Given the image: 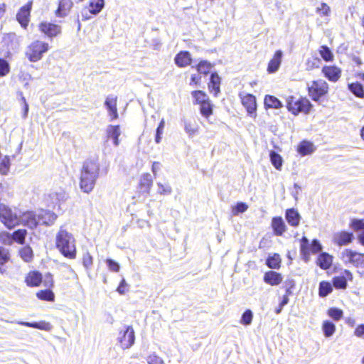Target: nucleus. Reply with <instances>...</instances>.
<instances>
[{"label":"nucleus","instance_id":"1","mask_svg":"<svg viewBox=\"0 0 364 364\" xmlns=\"http://www.w3.org/2000/svg\"><path fill=\"white\" fill-rule=\"evenodd\" d=\"M100 175V163L97 159L85 161L80 173V187L86 193H90Z\"/></svg>","mask_w":364,"mask_h":364},{"label":"nucleus","instance_id":"2","mask_svg":"<svg viewBox=\"0 0 364 364\" xmlns=\"http://www.w3.org/2000/svg\"><path fill=\"white\" fill-rule=\"evenodd\" d=\"M55 247L65 257L70 259L76 258L75 240L73 235L65 230L61 229L58 232L55 237Z\"/></svg>","mask_w":364,"mask_h":364},{"label":"nucleus","instance_id":"3","mask_svg":"<svg viewBox=\"0 0 364 364\" xmlns=\"http://www.w3.org/2000/svg\"><path fill=\"white\" fill-rule=\"evenodd\" d=\"M57 215L50 211L38 210L37 211H28L24 213V226L36 228L37 225H53Z\"/></svg>","mask_w":364,"mask_h":364},{"label":"nucleus","instance_id":"4","mask_svg":"<svg viewBox=\"0 0 364 364\" xmlns=\"http://www.w3.org/2000/svg\"><path fill=\"white\" fill-rule=\"evenodd\" d=\"M50 48L48 43L41 40H35L27 46L25 55L30 62L36 63L43 58Z\"/></svg>","mask_w":364,"mask_h":364},{"label":"nucleus","instance_id":"5","mask_svg":"<svg viewBox=\"0 0 364 364\" xmlns=\"http://www.w3.org/2000/svg\"><path fill=\"white\" fill-rule=\"evenodd\" d=\"M287 104L288 110L294 115H297L300 112L308 114L312 108V105L306 98H296L289 96L287 100Z\"/></svg>","mask_w":364,"mask_h":364},{"label":"nucleus","instance_id":"6","mask_svg":"<svg viewBox=\"0 0 364 364\" xmlns=\"http://www.w3.org/2000/svg\"><path fill=\"white\" fill-rule=\"evenodd\" d=\"M321 250L322 246L317 240H313L311 244H309V240L306 237H303L300 240V252L305 262H309L311 254H317Z\"/></svg>","mask_w":364,"mask_h":364},{"label":"nucleus","instance_id":"7","mask_svg":"<svg viewBox=\"0 0 364 364\" xmlns=\"http://www.w3.org/2000/svg\"><path fill=\"white\" fill-rule=\"evenodd\" d=\"M341 259L346 264L357 268H364V253L358 252L351 249H345L341 252Z\"/></svg>","mask_w":364,"mask_h":364},{"label":"nucleus","instance_id":"8","mask_svg":"<svg viewBox=\"0 0 364 364\" xmlns=\"http://www.w3.org/2000/svg\"><path fill=\"white\" fill-rule=\"evenodd\" d=\"M0 220L6 228H14L20 222L17 213L4 203H0Z\"/></svg>","mask_w":364,"mask_h":364},{"label":"nucleus","instance_id":"9","mask_svg":"<svg viewBox=\"0 0 364 364\" xmlns=\"http://www.w3.org/2000/svg\"><path fill=\"white\" fill-rule=\"evenodd\" d=\"M105 5V0H90L81 11L82 20L87 21L90 19L92 16L98 15L104 9Z\"/></svg>","mask_w":364,"mask_h":364},{"label":"nucleus","instance_id":"10","mask_svg":"<svg viewBox=\"0 0 364 364\" xmlns=\"http://www.w3.org/2000/svg\"><path fill=\"white\" fill-rule=\"evenodd\" d=\"M117 341L123 349L131 348L135 341V332L132 326H126L118 333Z\"/></svg>","mask_w":364,"mask_h":364},{"label":"nucleus","instance_id":"11","mask_svg":"<svg viewBox=\"0 0 364 364\" xmlns=\"http://www.w3.org/2000/svg\"><path fill=\"white\" fill-rule=\"evenodd\" d=\"M309 94L314 101L325 95L328 91V83L323 80L312 81L308 85Z\"/></svg>","mask_w":364,"mask_h":364},{"label":"nucleus","instance_id":"12","mask_svg":"<svg viewBox=\"0 0 364 364\" xmlns=\"http://www.w3.org/2000/svg\"><path fill=\"white\" fill-rule=\"evenodd\" d=\"M239 97L242 106L245 108L247 114L255 119L257 117V100L256 97L252 94L242 92Z\"/></svg>","mask_w":364,"mask_h":364},{"label":"nucleus","instance_id":"13","mask_svg":"<svg viewBox=\"0 0 364 364\" xmlns=\"http://www.w3.org/2000/svg\"><path fill=\"white\" fill-rule=\"evenodd\" d=\"M14 242L18 244H23V231L21 229H18L12 234L8 233L6 231L0 232V242L4 245H11Z\"/></svg>","mask_w":364,"mask_h":364},{"label":"nucleus","instance_id":"14","mask_svg":"<svg viewBox=\"0 0 364 364\" xmlns=\"http://www.w3.org/2000/svg\"><path fill=\"white\" fill-rule=\"evenodd\" d=\"M38 28L42 33L50 38L56 37L61 33V26L60 25L48 21L40 23Z\"/></svg>","mask_w":364,"mask_h":364},{"label":"nucleus","instance_id":"15","mask_svg":"<svg viewBox=\"0 0 364 364\" xmlns=\"http://www.w3.org/2000/svg\"><path fill=\"white\" fill-rule=\"evenodd\" d=\"M65 199V193L63 190L59 191L52 190L44 196V202L48 207L55 208L60 201Z\"/></svg>","mask_w":364,"mask_h":364},{"label":"nucleus","instance_id":"16","mask_svg":"<svg viewBox=\"0 0 364 364\" xmlns=\"http://www.w3.org/2000/svg\"><path fill=\"white\" fill-rule=\"evenodd\" d=\"M283 52L281 50H277L274 52L272 58L268 63L267 72L269 74L275 73L280 68L282 62Z\"/></svg>","mask_w":364,"mask_h":364},{"label":"nucleus","instance_id":"17","mask_svg":"<svg viewBox=\"0 0 364 364\" xmlns=\"http://www.w3.org/2000/svg\"><path fill=\"white\" fill-rule=\"evenodd\" d=\"M117 102V97L113 95L107 96L105 102V105L107 109L109 116L111 117V120L118 118Z\"/></svg>","mask_w":364,"mask_h":364},{"label":"nucleus","instance_id":"18","mask_svg":"<svg viewBox=\"0 0 364 364\" xmlns=\"http://www.w3.org/2000/svg\"><path fill=\"white\" fill-rule=\"evenodd\" d=\"M323 75L331 82H337L341 75V70L335 65L324 66L322 68Z\"/></svg>","mask_w":364,"mask_h":364},{"label":"nucleus","instance_id":"19","mask_svg":"<svg viewBox=\"0 0 364 364\" xmlns=\"http://www.w3.org/2000/svg\"><path fill=\"white\" fill-rule=\"evenodd\" d=\"M333 260V257L331 255L323 252L320 253L316 257V264L321 269L327 270L332 266Z\"/></svg>","mask_w":364,"mask_h":364},{"label":"nucleus","instance_id":"20","mask_svg":"<svg viewBox=\"0 0 364 364\" xmlns=\"http://www.w3.org/2000/svg\"><path fill=\"white\" fill-rule=\"evenodd\" d=\"M263 280L269 285L277 286L282 283L283 276L279 272L270 270L264 273Z\"/></svg>","mask_w":364,"mask_h":364},{"label":"nucleus","instance_id":"21","mask_svg":"<svg viewBox=\"0 0 364 364\" xmlns=\"http://www.w3.org/2000/svg\"><path fill=\"white\" fill-rule=\"evenodd\" d=\"M25 282L28 287H39L43 282L42 274L38 271H31L27 274Z\"/></svg>","mask_w":364,"mask_h":364},{"label":"nucleus","instance_id":"22","mask_svg":"<svg viewBox=\"0 0 364 364\" xmlns=\"http://www.w3.org/2000/svg\"><path fill=\"white\" fill-rule=\"evenodd\" d=\"M353 239V234L346 231H340L333 236V242L339 246L350 244Z\"/></svg>","mask_w":364,"mask_h":364},{"label":"nucleus","instance_id":"23","mask_svg":"<svg viewBox=\"0 0 364 364\" xmlns=\"http://www.w3.org/2000/svg\"><path fill=\"white\" fill-rule=\"evenodd\" d=\"M174 62L178 67L184 68L191 64L192 58L189 52L181 51L176 55Z\"/></svg>","mask_w":364,"mask_h":364},{"label":"nucleus","instance_id":"24","mask_svg":"<svg viewBox=\"0 0 364 364\" xmlns=\"http://www.w3.org/2000/svg\"><path fill=\"white\" fill-rule=\"evenodd\" d=\"M107 138L112 140L115 146L119 144V137L122 134L120 127L118 125H109L106 130Z\"/></svg>","mask_w":364,"mask_h":364},{"label":"nucleus","instance_id":"25","mask_svg":"<svg viewBox=\"0 0 364 364\" xmlns=\"http://www.w3.org/2000/svg\"><path fill=\"white\" fill-rule=\"evenodd\" d=\"M296 150L299 154L304 156L313 154L316 150V147L311 141L304 140L298 144Z\"/></svg>","mask_w":364,"mask_h":364},{"label":"nucleus","instance_id":"26","mask_svg":"<svg viewBox=\"0 0 364 364\" xmlns=\"http://www.w3.org/2000/svg\"><path fill=\"white\" fill-rule=\"evenodd\" d=\"M316 13L320 17L323 18L325 23H328L331 16V7L324 2L318 3L316 7Z\"/></svg>","mask_w":364,"mask_h":364},{"label":"nucleus","instance_id":"27","mask_svg":"<svg viewBox=\"0 0 364 364\" xmlns=\"http://www.w3.org/2000/svg\"><path fill=\"white\" fill-rule=\"evenodd\" d=\"M264 106L266 109H278L283 107L282 102L276 97L267 95L264 99Z\"/></svg>","mask_w":364,"mask_h":364},{"label":"nucleus","instance_id":"28","mask_svg":"<svg viewBox=\"0 0 364 364\" xmlns=\"http://www.w3.org/2000/svg\"><path fill=\"white\" fill-rule=\"evenodd\" d=\"M73 1L71 0H60L58 8L55 12L56 15L60 17L65 16L73 7Z\"/></svg>","mask_w":364,"mask_h":364},{"label":"nucleus","instance_id":"29","mask_svg":"<svg viewBox=\"0 0 364 364\" xmlns=\"http://www.w3.org/2000/svg\"><path fill=\"white\" fill-rule=\"evenodd\" d=\"M286 284V289L285 294L283 295L282 299L280 302V306H283L287 305L289 303V296L292 294V289L295 287V283L293 279H287L285 282Z\"/></svg>","mask_w":364,"mask_h":364},{"label":"nucleus","instance_id":"30","mask_svg":"<svg viewBox=\"0 0 364 364\" xmlns=\"http://www.w3.org/2000/svg\"><path fill=\"white\" fill-rule=\"evenodd\" d=\"M286 219L291 226H297L299 223L300 215L294 209H288L286 211Z\"/></svg>","mask_w":364,"mask_h":364},{"label":"nucleus","instance_id":"31","mask_svg":"<svg viewBox=\"0 0 364 364\" xmlns=\"http://www.w3.org/2000/svg\"><path fill=\"white\" fill-rule=\"evenodd\" d=\"M282 259L279 254L274 253L269 256L266 259V265L270 269H279L281 267Z\"/></svg>","mask_w":364,"mask_h":364},{"label":"nucleus","instance_id":"32","mask_svg":"<svg viewBox=\"0 0 364 364\" xmlns=\"http://www.w3.org/2000/svg\"><path fill=\"white\" fill-rule=\"evenodd\" d=\"M220 77L217 73H212L210 81L208 84L210 92H214V95H217L220 92Z\"/></svg>","mask_w":364,"mask_h":364},{"label":"nucleus","instance_id":"33","mask_svg":"<svg viewBox=\"0 0 364 364\" xmlns=\"http://www.w3.org/2000/svg\"><path fill=\"white\" fill-rule=\"evenodd\" d=\"M36 297L41 301H54L55 296L51 289H46L37 291Z\"/></svg>","mask_w":364,"mask_h":364},{"label":"nucleus","instance_id":"34","mask_svg":"<svg viewBox=\"0 0 364 364\" xmlns=\"http://www.w3.org/2000/svg\"><path fill=\"white\" fill-rule=\"evenodd\" d=\"M269 158L272 166L278 171L282 170L283 166L282 157L274 151H271L269 152Z\"/></svg>","mask_w":364,"mask_h":364},{"label":"nucleus","instance_id":"35","mask_svg":"<svg viewBox=\"0 0 364 364\" xmlns=\"http://www.w3.org/2000/svg\"><path fill=\"white\" fill-rule=\"evenodd\" d=\"M333 291V287L329 282L321 281L319 283L318 295L321 297H326Z\"/></svg>","mask_w":364,"mask_h":364},{"label":"nucleus","instance_id":"36","mask_svg":"<svg viewBox=\"0 0 364 364\" xmlns=\"http://www.w3.org/2000/svg\"><path fill=\"white\" fill-rule=\"evenodd\" d=\"M24 326L44 330L46 331H50L52 328L51 324L49 322L45 321H41L39 322H24Z\"/></svg>","mask_w":364,"mask_h":364},{"label":"nucleus","instance_id":"37","mask_svg":"<svg viewBox=\"0 0 364 364\" xmlns=\"http://www.w3.org/2000/svg\"><path fill=\"white\" fill-rule=\"evenodd\" d=\"M322 330L324 336L327 338L331 337L336 331V326L330 321H324L322 323Z\"/></svg>","mask_w":364,"mask_h":364},{"label":"nucleus","instance_id":"38","mask_svg":"<svg viewBox=\"0 0 364 364\" xmlns=\"http://www.w3.org/2000/svg\"><path fill=\"white\" fill-rule=\"evenodd\" d=\"M349 90L356 97L360 98L364 97V90L363 86L358 82H352L348 84Z\"/></svg>","mask_w":364,"mask_h":364},{"label":"nucleus","instance_id":"39","mask_svg":"<svg viewBox=\"0 0 364 364\" xmlns=\"http://www.w3.org/2000/svg\"><path fill=\"white\" fill-rule=\"evenodd\" d=\"M184 129L188 136H193L198 132L199 127L196 122L186 121L184 124Z\"/></svg>","mask_w":364,"mask_h":364},{"label":"nucleus","instance_id":"40","mask_svg":"<svg viewBox=\"0 0 364 364\" xmlns=\"http://www.w3.org/2000/svg\"><path fill=\"white\" fill-rule=\"evenodd\" d=\"M248 208L249 206L247 203L238 202L231 206V213L233 215H237L247 211Z\"/></svg>","mask_w":364,"mask_h":364},{"label":"nucleus","instance_id":"41","mask_svg":"<svg viewBox=\"0 0 364 364\" xmlns=\"http://www.w3.org/2000/svg\"><path fill=\"white\" fill-rule=\"evenodd\" d=\"M191 95L194 98L196 103L198 105H201L205 102L206 101L209 100V98L207 96V95L201 90L193 91L192 92Z\"/></svg>","mask_w":364,"mask_h":364},{"label":"nucleus","instance_id":"42","mask_svg":"<svg viewBox=\"0 0 364 364\" xmlns=\"http://www.w3.org/2000/svg\"><path fill=\"white\" fill-rule=\"evenodd\" d=\"M332 283L336 289H344L346 288L348 283L344 276H336L332 279Z\"/></svg>","mask_w":364,"mask_h":364},{"label":"nucleus","instance_id":"43","mask_svg":"<svg viewBox=\"0 0 364 364\" xmlns=\"http://www.w3.org/2000/svg\"><path fill=\"white\" fill-rule=\"evenodd\" d=\"M200 113L203 116L208 118L213 114V105L210 100L200 105Z\"/></svg>","mask_w":364,"mask_h":364},{"label":"nucleus","instance_id":"44","mask_svg":"<svg viewBox=\"0 0 364 364\" xmlns=\"http://www.w3.org/2000/svg\"><path fill=\"white\" fill-rule=\"evenodd\" d=\"M211 68L212 65L206 60H201L196 66L198 72L203 75L209 73Z\"/></svg>","mask_w":364,"mask_h":364},{"label":"nucleus","instance_id":"45","mask_svg":"<svg viewBox=\"0 0 364 364\" xmlns=\"http://www.w3.org/2000/svg\"><path fill=\"white\" fill-rule=\"evenodd\" d=\"M10 70L9 63L6 59L0 58V78L6 76Z\"/></svg>","mask_w":364,"mask_h":364},{"label":"nucleus","instance_id":"46","mask_svg":"<svg viewBox=\"0 0 364 364\" xmlns=\"http://www.w3.org/2000/svg\"><path fill=\"white\" fill-rule=\"evenodd\" d=\"M327 314L334 321H339L343 316V311L336 307L328 309Z\"/></svg>","mask_w":364,"mask_h":364},{"label":"nucleus","instance_id":"47","mask_svg":"<svg viewBox=\"0 0 364 364\" xmlns=\"http://www.w3.org/2000/svg\"><path fill=\"white\" fill-rule=\"evenodd\" d=\"M319 53L321 58L326 61H332L333 59V55L327 46H321Z\"/></svg>","mask_w":364,"mask_h":364},{"label":"nucleus","instance_id":"48","mask_svg":"<svg viewBox=\"0 0 364 364\" xmlns=\"http://www.w3.org/2000/svg\"><path fill=\"white\" fill-rule=\"evenodd\" d=\"M10 168V160L8 156L0 158V173L6 175L8 173Z\"/></svg>","mask_w":364,"mask_h":364},{"label":"nucleus","instance_id":"49","mask_svg":"<svg viewBox=\"0 0 364 364\" xmlns=\"http://www.w3.org/2000/svg\"><path fill=\"white\" fill-rule=\"evenodd\" d=\"M253 318L252 312L250 309H247L242 315L240 323L245 326H248L252 323Z\"/></svg>","mask_w":364,"mask_h":364},{"label":"nucleus","instance_id":"50","mask_svg":"<svg viewBox=\"0 0 364 364\" xmlns=\"http://www.w3.org/2000/svg\"><path fill=\"white\" fill-rule=\"evenodd\" d=\"M158 193L161 195H170L172 188L168 183H157Z\"/></svg>","mask_w":364,"mask_h":364},{"label":"nucleus","instance_id":"51","mask_svg":"<svg viewBox=\"0 0 364 364\" xmlns=\"http://www.w3.org/2000/svg\"><path fill=\"white\" fill-rule=\"evenodd\" d=\"M43 286L46 287L48 289H51L54 287L55 282L53 279V275L48 272L45 275L44 280L42 282Z\"/></svg>","mask_w":364,"mask_h":364},{"label":"nucleus","instance_id":"52","mask_svg":"<svg viewBox=\"0 0 364 364\" xmlns=\"http://www.w3.org/2000/svg\"><path fill=\"white\" fill-rule=\"evenodd\" d=\"M9 259V252L4 247H0V271H1V267L6 264Z\"/></svg>","mask_w":364,"mask_h":364},{"label":"nucleus","instance_id":"53","mask_svg":"<svg viewBox=\"0 0 364 364\" xmlns=\"http://www.w3.org/2000/svg\"><path fill=\"white\" fill-rule=\"evenodd\" d=\"M148 364H164V360L156 353L149 354L146 358Z\"/></svg>","mask_w":364,"mask_h":364},{"label":"nucleus","instance_id":"54","mask_svg":"<svg viewBox=\"0 0 364 364\" xmlns=\"http://www.w3.org/2000/svg\"><path fill=\"white\" fill-rule=\"evenodd\" d=\"M105 262L108 267V269L114 272H118L120 269V266L118 262L113 260L112 259L107 258Z\"/></svg>","mask_w":364,"mask_h":364},{"label":"nucleus","instance_id":"55","mask_svg":"<svg viewBox=\"0 0 364 364\" xmlns=\"http://www.w3.org/2000/svg\"><path fill=\"white\" fill-rule=\"evenodd\" d=\"M129 284L127 283L124 278H122L117 288V291L120 295H124L128 291Z\"/></svg>","mask_w":364,"mask_h":364},{"label":"nucleus","instance_id":"56","mask_svg":"<svg viewBox=\"0 0 364 364\" xmlns=\"http://www.w3.org/2000/svg\"><path fill=\"white\" fill-rule=\"evenodd\" d=\"M152 177L149 173H144L142 175L141 178V184L145 186L147 188H150L152 185Z\"/></svg>","mask_w":364,"mask_h":364},{"label":"nucleus","instance_id":"57","mask_svg":"<svg viewBox=\"0 0 364 364\" xmlns=\"http://www.w3.org/2000/svg\"><path fill=\"white\" fill-rule=\"evenodd\" d=\"M93 263L92 255L89 252H86L82 256V264L85 268H90Z\"/></svg>","mask_w":364,"mask_h":364},{"label":"nucleus","instance_id":"58","mask_svg":"<svg viewBox=\"0 0 364 364\" xmlns=\"http://www.w3.org/2000/svg\"><path fill=\"white\" fill-rule=\"evenodd\" d=\"M33 257L32 249L28 247H24V262H31Z\"/></svg>","mask_w":364,"mask_h":364},{"label":"nucleus","instance_id":"59","mask_svg":"<svg viewBox=\"0 0 364 364\" xmlns=\"http://www.w3.org/2000/svg\"><path fill=\"white\" fill-rule=\"evenodd\" d=\"M284 225L283 219L281 217H275L272 221V228H282Z\"/></svg>","mask_w":364,"mask_h":364},{"label":"nucleus","instance_id":"60","mask_svg":"<svg viewBox=\"0 0 364 364\" xmlns=\"http://www.w3.org/2000/svg\"><path fill=\"white\" fill-rule=\"evenodd\" d=\"M351 228H364V220L360 219H353L350 223Z\"/></svg>","mask_w":364,"mask_h":364},{"label":"nucleus","instance_id":"61","mask_svg":"<svg viewBox=\"0 0 364 364\" xmlns=\"http://www.w3.org/2000/svg\"><path fill=\"white\" fill-rule=\"evenodd\" d=\"M354 334L357 337H363L364 336V324L358 325L354 331Z\"/></svg>","mask_w":364,"mask_h":364},{"label":"nucleus","instance_id":"62","mask_svg":"<svg viewBox=\"0 0 364 364\" xmlns=\"http://www.w3.org/2000/svg\"><path fill=\"white\" fill-rule=\"evenodd\" d=\"M161 168V164L158 161H154L153 164H152V166H151V171H152V173L153 174L156 176L158 171L160 170Z\"/></svg>","mask_w":364,"mask_h":364},{"label":"nucleus","instance_id":"63","mask_svg":"<svg viewBox=\"0 0 364 364\" xmlns=\"http://www.w3.org/2000/svg\"><path fill=\"white\" fill-rule=\"evenodd\" d=\"M164 127H165V119H162L160 122H159V124L156 129V132H158L159 134H163L164 133Z\"/></svg>","mask_w":364,"mask_h":364},{"label":"nucleus","instance_id":"64","mask_svg":"<svg viewBox=\"0 0 364 364\" xmlns=\"http://www.w3.org/2000/svg\"><path fill=\"white\" fill-rule=\"evenodd\" d=\"M200 81V77L198 75H192L191 77V85L195 84L198 85Z\"/></svg>","mask_w":364,"mask_h":364}]
</instances>
